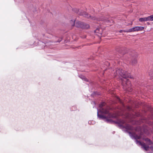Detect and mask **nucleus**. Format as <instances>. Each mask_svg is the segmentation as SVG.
Masks as SVG:
<instances>
[{
    "instance_id": "13",
    "label": "nucleus",
    "mask_w": 153,
    "mask_h": 153,
    "mask_svg": "<svg viewBox=\"0 0 153 153\" xmlns=\"http://www.w3.org/2000/svg\"><path fill=\"white\" fill-rule=\"evenodd\" d=\"M62 39L61 38H60V39H59L58 40V41L57 42L55 41L53 42L54 43H56L57 42H60L62 41Z\"/></svg>"
},
{
    "instance_id": "15",
    "label": "nucleus",
    "mask_w": 153,
    "mask_h": 153,
    "mask_svg": "<svg viewBox=\"0 0 153 153\" xmlns=\"http://www.w3.org/2000/svg\"><path fill=\"white\" fill-rule=\"evenodd\" d=\"M128 30H123V32H128Z\"/></svg>"
},
{
    "instance_id": "14",
    "label": "nucleus",
    "mask_w": 153,
    "mask_h": 153,
    "mask_svg": "<svg viewBox=\"0 0 153 153\" xmlns=\"http://www.w3.org/2000/svg\"><path fill=\"white\" fill-rule=\"evenodd\" d=\"M116 98H117V100H118L119 102H121V100H120V98H119V97H116Z\"/></svg>"
},
{
    "instance_id": "7",
    "label": "nucleus",
    "mask_w": 153,
    "mask_h": 153,
    "mask_svg": "<svg viewBox=\"0 0 153 153\" xmlns=\"http://www.w3.org/2000/svg\"><path fill=\"white\" fill-rule=\"evenodd\" d=\"M137 143H138L139 144L142 146V147L146 151H148L149 149V147L148 146L146 145V144L144 143H142L141 142L137 140H136Z\"/></svg>"
},
{
    "instance_id": "6",
    "label": "nucleus",
    "mask_w": 153,
    "mask_h": 153,
    "mask_svg": "<svg viewBox=\"0 0 153 153\" xmlns=\"http://www.w3.org/2000/svg\"><path fill=\"white\" fill-rule=\"evenodd\" d=\"M132 58H131V63L132 65H135L137 62L136 58L137 57V54H133L132 56Z\"/></svg>"
},
{
    "instance_id": "9",
    "label": "nucleus",
    "mask_w": 153,
    "mask_h": 153,
    "mask_svg": "<svg viewBox=\"0 0 153 153\" xmlns=\"http://www.w3.org/2000/svg\"><path fill=\"white\" fill-rule=\"evenodd\" d=\"M147 21H153V15L146 17Z\"/></svg>"
},
{
    "instance_id": "10",
    "label": "nucleus",
    "mask_w": 153,
    "mask_h": 153,
    "mask_svg": "<svg viewBox=\"0 0 153 153\" xmlns=\"http://www.w3.org/2000/svg\"><path fill=\"white\" fill-rule=\"evenodd\" d=\"M145 141L148 143L149 145H150L152 144V141L148 138H147L145 139Z\"/></svg>"
},
{
    "instance_id": "1",
    "label": "nucleus",
    "mask_w": 153,
    "mask_h": 153,
    "mask_svg": "<svg viewBox=\"0 0 153 153\" xmlns=\"http://www.w3.org/2000/svg\"><path fill=\"white\" fill-rule=\"evenodd\" d=\"M114 73V76L115 77L117 76H120L124 78L123 80H122V85L123 89L127 91L131 92L132 91V88H131V84L129 79H127V78H132L130 74L128 73L126 71H125L122 69L117 68L115 72H114V71H113L112 73Z\"/></svg>"
},
{
    "instance_id": "11",
    "label": "nucleus",
    "mask_w": 153,
    "mask_h": 153,
    "mask_svg": "<svg viewBox=\"0 0 153 153\" xmlns=\"http://www.w3.org/2000/svg\"><path fill=\"white\" fill-rule=\"evenodd\" d=\"M139 21L140 22L147 21L146 17L141 18L139 19Z\"/></svg>"
},
{
    "instance_id": "17",
    "label": "nucleus",
    "mask_w": 153,
    "mask_h": 153,
    "mask_svg": "<svg viewBox=\"0 0 153 153\" xmlns=\"http://www.w3.org/2000/svg\"><path fill=\"white\" fill-rule=\"evenodd\" d=\"M129 127V125H127V126H126V128H128V129H131V128H128V127Z\"/></svg>"
},
{
    "instance_id": "5",
    "label": "nucleus",
    "mask_w": 153,
    "mask_h": 153,
    "mask_svg": "<svg viewBox=\"0 0 153 153\" xmlns=\"http://www.w3.org/2000/svg\"><path fill=\"white\" fill-rule=\"evenodd\" d=\"M144 29V27L141 26H136L128 30V32H133L141 31Z\"/></svg>"
},
{
    "instance_id": "8",
    "label": "nucleus",
    "mask_w": 153,
    "mask_h": 153,
    "mask_svg": "<svg viewBox=\"0 0 153 153\" xmlns=\"http://www.w3.org/2000/svg\"><path fill=\"white\" fill-rule=\"evenodd\" d=\"M94 32L96 35L100 36V35H101L102 34V29L101 28H97L94 31Z\"/></svg>"
},
{
    "instance_id": "3",
    "label": "nucleus",
    "mask_w": 153,
    "mask_h": 153,
    "mask_svg": "<svg viewBox=\"0 0 153 153\" xmlns=\"http://www.w3.org/2000/svg\"><path fill=\"white\" fill-rule=\"evenodd\" d=\"M75 20H71L70 23L72 26H74L75 24L76 27L82 29H87L89 27L88 25L84 24L80 21H76L75 24Z\"/></svg>"
},
{
    "instance_id": "4",
    "label": "nucleus",
    "mask_w": 153,
    "mask_h": 153,
    "mask_svg": "<svg viewBox=\"0 0 153 153\" xmlns=\"http://www.w3.org/2000/svg\"><path fill=\"white\" fill-rule=\"evenodd\" d=\"M106 103L104 102H102L99 105V107L100 108L102 112L105 114H108L109 117H112L111 115L109 113L108 110V109H105L102 108V107L105 105Z\"/></svg>"
},
{
    "instance_id": "16",
    "label": "nucleus",
    "mask_w": 153,
    "mask_h": 153,
    "mask_svg": "<svg viewBox=\"0 0 153 153\" xmlns=\"http://www.w3.org/2000/svg\"><path fill=\"white\" fill-rule=\"evenodd\" d=\"M140 136H137L136 137V138L137 139H140Z\"/></svg>"
},
{
    "instance_id": "18",
    "label": "nucleus",
    "mask_w": 153,
    "mask_h": 153,
    "mask_svg": "<svg viewBox=\"0 0 153 153\" xmlns=\"http://www.w3.org/2000/svg\"><path fill=\"white\" fill-rule=\"evenodd\" d=\"M123 32V30H120V31H119V32L120 33H122Z\"/></svg>"
},
{
    "instance_id": "2",
    "label": "nucleus",
    "mask_w": 153,
    "mask_h": 153,
    "mask_svg": "<svg viewBox=\"0 0 153 153\" xmlns=\"http://www.w3.org/2000/svg\"><path fill=\"white\" fill-rule=\"evenodd\" d=\"M79 14L80 15H82L87 18H90L93 20L99 21H102L105 23H108L109 22V20L108 19L109 16L106 17L105 16L101 15L97 18H96L95 17L91 16L89 14L85 12H81L79 13Z\"/></svg>"
},
{
    "instance_id": "12",
    "label": "nucleus",
    "mask_w": 153,
    "mask_h": 153,
    "mask_svg": "<svg viewBox=\"0 0 153 153\" xmlns=\"http://www.w3.org/2000/svg\"><path fill=\"white\" fill-rule=\"evenodd\" d=\"M97 115H98V117L100 118L103 119H104L106 118V117L103 115L99 114L98 113Z\"/></svg>"
},
{
    "instance_id": "20",
    "label": "nucleus",
    "mask_w": 153,
    "mask_h": 153,
    "mask_svg": "<svg viewBox=\"0 0 153 153\" xmlns=\"http://www.w3.org/2000/svg\"><path fill=\"white\" fill-rule=\"evenodd\" d=\"M151 149H152V150H153V147H151Z\"/></svg>"
},
{
    "instance_id": "23",
    "label": "nucleus",
    "mask_w": 153,
    "mask_h": 153,
    "mask_svg": "<svg viewBox=\"0 0 153 153\" xmlns=\"http://www.w3.org/2000/svg\"><path fill=\"white\" fill-rule=\"evenodd\" d=\"M86 79H85V81H87V80H86Z\"/></svg>"
},
{
    "instance_id": "19",
    "label": "nucleus",
    "mask_w": 153,
    "mask_h": 153,
    "mask_svg": "<svg viewBox=\"0 0 153 153\" xmlns=\"http://www.w3.org/2000/svg\"><path fill=\"white\" fill-rule=\"evenodd\" d=\"M76 13H78V12H79V10H77V9H76Z\"/></svg>"
},
{
    "instance_id": "21",
    "label": "nucleus",
    "mask_w": 153,
    "mask_h": 153,
    "mask_svg": "<svg viewBox=\"0 0 153 153\" xmlns=\"http://www.w3.org/2000/svg\"><path fill=\"white\" fill-rule=\"evenodd\" d=\"M124 123V121H123V122H122V123L123 124V123Z\"/></svg>"
},
{
    "instance_id": "22",
    "label": "nucleus",
    "mask_w": 153,
    "mask_h": 153,
    "mask_svg": "<svg viewBox=\"0 0 153 153\" xmlns=\"http://www.w3.org/2000/svg\"><path fill=\"white\" fill-rule=\"evenodd\" d=\"M132 23H131V25H132Z\"/></svg>"
}]
</instances>
